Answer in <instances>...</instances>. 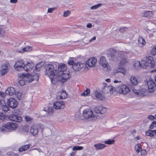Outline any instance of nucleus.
Wrapping results in <instances>:
<instances>
[{
	"label": "nucleus",
	"instance_id": "nucleus-1",
	"mask_svg": "<svg viewBox=\"0 0 156 156\" xmlns=\"http://www.w3.org/2000/svg\"><path fill=\"white\" fill-rule=\"evenodd\" d=\"M45 75L48 76L51 79V83L55 84L58 80L57 70L54 68V66L51 64H46L44 67Z\"/></svg>",
	"mask_w": 156,
	"mask_h": 156
},
{
	"label": "nucleus",
	"instance_id": "nucleus-2",
	"mask_svg": "<svg viewBox=\"0 0 156 156\" xmlns=\"http://www.w3.org/2000/svg\"><path fill=\"white\" fill-rule=\"evenodd\" d=\"M18 127V124L14 122H8L2 126L0 128V130L1 132L4 133L7 131V130L10 131L15 130Z\"/></svg>",
	"mask_w": 156,
	"mask_h": 156
},
{
	"label": "nucleus",
	"instance_id": "nucleus-3",
	"mask_svg": "<svg viewBox=\"0 0 156 156\" xmlns=\"http://www.w3.org/2000/svg\"><path fill=\"white\" fill-rule=\"evenodd\" d=\"M82 115L86 119L92 118L93 119H98V117H100L99 115H94L92 111L89 109H84Z\"/></svg>",
	"mask_w": 156,
	"mask_h": 156
},
{
	"label": "nucleus",
	"instance_id": "nucleus-4",
	"mask_svg": "<svg viewBox=\"0 0 156 156\" xmlns=\"http://www.w3.org/2000/svg\"><path fill=\"white\" fill-rule=\"evenodd\" d=\"M116 90L120 94L126 95L130 92L129 88L126 85L122 84L116 87Z\"/></svg>",
	"mask_w": 156,
	"mask_h": 156
},
{
	"label": "nucleus",
	"instance_id": "nucleus-5",
	"mask_svg": "<svg viewBox=\"0 0 156 156\" xmlns=\"http://www.w3.org/2000/svg\"><path fill=\"white\" fill-rule=\"evenodd\" d=\"M58 77V80H57L60 81L65 80L69 77V74L67 71L62 72V71L58 72L57 74H56Z\"/></svg>",
	"mask_w": 156,
	"mask_h": 156
},
{
	"label": "nucleus",
	"instance_id": "nucleus-6",
	"mask_svg": "<svg viewBox=\"0 0 156 156\" xmlns=\"http://www.w3.org/2000/svg\"><path fill=\"white\" fill-rule=\"evenodd\" d=\"M24 64L23 60L17 61L15 63L14 68L16 70L18 71H24Z\"/></svg>",
	"mask_w": 156,
	"mask_h": 156
},
{
	"label": "nucleus",
	"instance_id": "nucleus-7",
	"mask_svg": "<svg viewBox=\"0 0 156 156\" xmlns=\"http://www.w3.org/2000/svg\"><path fill=\"white\" fill-rule=\"evenodd\" d=\"M148 91L150 93H153L156 89V85L152 79H150L147 82Z\"/></svg>",
	"mask_w": 156,
	"mask_h": 156
},
{
	"label": "nucleus",
	"instance_id": "nucleus-8",
	"mask_svg": "<svg viewBox=\"0 0 156 156\" xmlns=\"http://www.w3.org/2000/svg\"><path fill=\"white\" fill-rule=\"evenodd\" d=\"M116 89L112 86H108L105 87L102 89V92L105 94H113L115 91Z\"/></svg>",
	"mask_w": 156,
	"mask_h": 156
},
{
	"label": "nucleus",
	"instance_id": "nucleus-9",
	"mask_svg": "<svg viewBox=\"0 0 156 156\" xmlns=\"http://www.w3.org/2000/svg\"><path fill=\"white\" fill-rule=\"evenodd\" d=\"M38 79V77L37 74H35L34 76H32L30 74H28L24 76V79L27 83L31 82L34 79L37 80Z\"/></svg>",
	"mask_w": 156,
	"mask_h": 156
},
{
	"label": "nucleus",
	"instance_id": "nucleus-10",
	"mask_svg": "<svg viewBox=\"0 0 156 156\" xmlns=\"http://www.w3.org/2000/svg\"><path fill=\"white\" fill-rule=\"evenodd\" d=\"M39 129L40 126L39 125L33 124L30 127V132L33 135L35 136L37 134Z\"/></svg>",
	"mask_w": 156,
	"mask_h": 156
},
{
	"label": "nucleus",
	"instance_id": "nucleus-11",
	"mask_svg": "<svg viewBox=\"0 0 156 156\" xmlns=\"http://www.w3.org/2000/svg\"><path fill=\"white\" fill-rule=\"evenodd\" d=\"M99 64L103 68L108 69V63L105 57L102 56L100 57Z\"/></svg>",
	"mask_w": 156,
	"mask_h": 156
},
{
	"label": "nucleus",
	"instance_id": "nucleus-12",
	"mask_svg": "<svg viewBox=\"0 0 156 156\" xmlns=\"http://www.w3.org/2000/svg\"><path fill=\"white\" fill-rule=\"evenodd\" d=\"M129 80L131 84L133 86H136L140 83V78L133 76H130Z\"/></svg>",
	"mask_w": 156,
	"mask_h": 156
},
{
	"label": "nucleus",
	"instance_id": "nucleus-13",
	"mask_svg": "<svg viewBox=\"0 0 156 156\" xmlns=\"http://www.w3.org/2000/svg\"><path fill=\"white\" fill-rule=\"evenodd\" d=\"M7 103L8 105L12 108H16L17 105V101L13 98H9L8 100Z\"/></svg>",
	"mask_w": 156,
	"mask_h": 156
},
{
	"label": "nucleus",
	"instance_id": "nucleus-14",
	"mask_svg": "<svg viewBox=\"0 0 156 156\" xmlns=\"http://www.w3.org/2000/svg\"><path fill=\"white\" fill-rule=\"evenodd\" d=\"M85 64L80 62H76L73 65V68L75 71H79L83 68Z\"/></svg>",
	"mask_w": 156,
	"mask_h": 156
},
{
	"label": "nucleus",
	"instance_id": "nucleus-15",
	"mask_svg": "<svg viewBox=\"0 0 156 156\" xmlns=\"http://www.w3.org/2000/svg\"><path fill=\"white\" fill-rule=\"evenodd\" d=\"M147 63H148V66L153 68L155 66V62L153 60V58L151 56L146 57V58Z\"/></svg>",
	"mask_w": 156,
	"mask_h": 156
},
{
	"label": "nucleus",
	"instance_id": "nucleus-16",
	"mask_svg": "<svg viewBox=\"0 0 156 156\" xmlns=\"http://www.w3.org/2000/svg\"><path fill=\"white\" fill-rule=\"evenodd\" d=\"M9 119L11 120L16 122H20L22 121L21 117L17 115H11L9 116Z\"/></svg>",
	"mask_w": 156,
	"mask_h": 156
},
{
	"label": "nucleus",
	"instance_id": "nucleus-17",
	"mask_svg": "<svg viewBox=\"0 0 156 156\" xmlns=\"http://www.w3.org/2000/svg\"><path fill=\"white\" fill-rule=\"evenodd\" d=\"M117 54V53L115 51L111 49L108 51L107 56L110 59L113 60Z\"/></svg>",
	"mask_w": 156,
	"mask_h": 156
},
{
	"label": "nucleus",
	"instance_id": "nucleus-18",
	"mask_svg": "<svg viewBox=\"0 0 156 156\" xmlns=\"http://www.w3.org/2000/svg\"><path fill=\"white\" fill-rule=\"evenodd\" d=\"M34 66V65L32 62H28L24 64V70L28 72L31 70Z\"/></svg>",
	"mask_w": 156,
	"mask_h": 156
},
{
	"label": "nucleus",
	"instance_id": "nucleus-19",
	"mask_svg": "<svg viewBox=\"0 0 156 156\" xmlns=\"http://www.w3.org/2000/svg\"><path fill=\"white\" fill-rule=\"evenodd\" d=\"M53 107L56 109H62L64 108L65 105L63 102L57 101L53 104Z\"/></svg>",
	"mask_w": 156,
	"mask_h": 156
},
{
	"label": "nucleus",
	"instance_id": "nucleus-20",
	"mask_svg": "<svg viewBox=\"0 0 156 156\" xmlns=\"http://www.w3.org/2000/svg\"><path fill=\"white\" fill-rule=\"evenodd\" d=\"M97 61L96 59L94 58H89L87 62V64L89 67L94 66Z\"/></svg>",
	"mask_w": 156,
	"mask_h": 156
},
{
	"label": "nucleus",
	"instance_id": "nucleus-21",
	"mask_svg": "<svg viewBox=\"0 0 156 156\" xmlns=\"http://www.w3.org/2000/svg\"><path fill=\"white\" fill-rule=\"evenodd\" d=\"M146 135L150 137H154L156 136V130H152L149 129L145 131Z\"/></svg>",
	"mask_w": 156,
	"mask_h": 156
},
{
	"label": "nucleus",
	"instance_id": "nucleus-22",
	"mask_svg": "<svg viewBox=\"0 0 156 156\" xmlns=\"http://www.w3.org/2000/svg\"><path fill=\"white\" fill-rule=\"evenodd\" d=\"M15 89L12 87H10L7 88L5 90V93L9 95H12L15 94Z\"/></svg>",
	"mask_w": 156,
	"mask_h": 156
},
{
	"label": "nucleus",
	"instance_id": "nucleus-23",
	"mask_svg": "<svg viewBox=\"0 0 156 156\" xmlns=\"http://www.w3.org/2000/svg\"><path fill=\"white\" fill-rule=\"evenodd\" d=\"M8 64H4L2 66L1 69V73L2 75L5 74L8 72Z\"/></svg>",
	"mask_w": 156,
	"mask_h": 156
},
{
	"label": "nucleus",
	"instance_id": "nucleus-24",
	"mask_svg": "<svg viewBox=\"0 0 156 156\" xmlns=\"http://www.w3.org/2000/svg\"><path fill=\"white\" fill-rule=\"evenodd\" d=\"M102 109V106H97L95 107H94V112L96 113V114L95 115H98L100 116V117H98V119L101 118V114L100 113V112L101 110Z\"/></svg>",
	"mask_w": 156,
	"mask_h": 156
},
{
	"label": "nucleus",
	"instance_id": "nucleus-25",
	"mask_svg": "<svg viewBox=\"0 0 156 156\" xmlns=\"http://www.w3.org/2000/svg\"><path fill=\"white\" fill-rule=\"evenodd\" d=\"M147 93V91L146 89H141L139 90L138 95L142 97L146 95Z\"/></svg>",
	"mask_w": 156,
	"mask_h": 156
},
{
	"label": "nucleus",
	"instance_id": "nucleus-26",
	"mask_svg": "<svg viewBox=\"0 0 156 156\" xmlns=\"http://www.w3.org/2000/svg\"><path fill=\"white\" fill-rule=\"evenodd\" d=\"M143 16L144 17H146L149 18L152 17L153 14L151 11H147L144 12L143 13Z\"/></svg>",
	"mask_w": 156,
	"mask_h": 156
},
{
	"label": "nucleus",
	"instance_id": "nucleus-27",
	"mask_svg": "<svg viewBox=\"0 0 156 156\" xmlns=\"http://www.w3.org/2000/svg\"><path fill=\"white\" fill-rule=\"evenodd\" d=\"M30 144H28L24 145L19 148V151L20 152L25 151L28 150L30 148Z\"/></svg>",
	"mask_w": 156,
	"mask_h": 156
},
{
	"label": "nucleus",
	"instance_id": "nucleus-28",
	"mask_svg": "<svg viewBox=\"0 0 156 156\" xmlns=\"http://www.w3.org/2000/svg\"><path fill=\"white\" fill-rule=\"evenodd\" d=\"M58 70L57 72L62 71V72L66 71V67L64 64H59L58 66Z\"/></svg>",
	"mask_w": 156,
	"mask_h": 156
},
{
	"label": "nucleus",
	"instance_id": "nucleus-29",
	"mask_svg": "<svg viewBox=\"0 0 156 156\" xmlns=\"http://www.w3.org/2000/svg\"><path fill=\"white\" fill-rule=\"evenodd\" d=\"M94 146L97 150L103 149L106 147L105 145L101 144H95L94 145Z\"/></svg>",
	"mask_w": 156,
	"mask_h": 156
},
{
	"label": "nucleus",
	"instance_id": "nucleus-30",
	"mask_svg": "<svg viewBox=\"0 0 156 156\" xmlns=\"http://www.w3.org/2000/svg\"><path fill=\"white\" fill-rule=\"evenodd\" d=\"M32 48L31 47L27 46L25 48H22L20 50L18 51L19 52H23L24 51H32Z\"/></svg>",
	"mask_w": 156,
	"mask_h": 156
},
{
	"label": "nucleus",
	"instance_id": "nucleus-31",
	"mask_svg": "<svg viewBox=\"0 0 156 156\" xmlns=\"http://www.w3.org/2000/svg\"><path fill=\"white\" fill-rule=\"evenodd\" d=\"M5 30L2 27H0V37L3 38L5 35Z\"/></svg>",
	"mask_w": 156,
	"mask_h": 156
},
{
	"label": "nucleus",
	"instance_id": "nucleus-32",
	"mask_svg": "<svg viewBox=\"0 0 156 156\" xmlns=\"http://www.w3.org/2000/svg\"><path fill=\"white\" fill-rule=\"evenodd\" d=\"M67 96L66 92L64 90H62L59 95L58 96V98L60 99H64L66 98Z\"/></svg>",
	"mask_w": 156,
	"mask_h": 156
},
{
	"label": "nucleus",
	"instance_id": "nucleus-33",
	"mask_svg": "<svg viewBox=\"0 0 156 156\" xmlns=\"http://www.w3.org/2000/svg\"><path fill=\"white\" fill-rule=\"evenodd\" d=\"M138 41L139 43V45L141 47L144 45L146 44V42L144 39L141 37H139L138 38Z\"/></svg>",
	"mask_w": 156,
	"mask_h": 156
},
{
	"label": "nucleus",
	"instance_id": "nucleus-34",
	"mask_svg": "<svg viewBox=\"0 0 156 156\" xmlns=\"http://www.w3.org/2000/svg\"><path fill=\"white\" fill-rule=\"evenodd\" d=\"M140 67L144 68H146L148 66V63L146 60H143L140 62Z\"/></svg>",
	"mask_w": 156,
	"mask_h": 156
},
{
	"label": "nucleus",
	"instance_id": "nucleus-35",
	"mask_svg": "<svg viewBox=\"0 0 156 156\" xmlns=\"http://www.w3.org/2000/svg\"><path fill=\"white\" fill-rule=\"evenodd\" d=\"M44 65L43 63L42 62L37 63L35 66V70L37 71H39L40 70V68Z\"/></svg>",
	"mask_w": 156,
	"mask_h": 156
},
{
	"label": "nucleus",
	"instance_id": "nucleus-36",
	"mask_svg": "<svg viewBox=\"0 0 156 156\" xmlns=\"http://www.w3.org/2000/svg\"><path fill=\"white\" fill-rule=\"evenodd\" d=\"M95 95L96 98L100 100H102L103 97L101 93L98 92L97 90L95 91Z\"/></svg>",
	"mask_w": 156,
	"mask_h": 156
},
{
	"label": "nucleus",
	"instance_id": "nucleus-37",
	"mask_svg": "<svg viewBox=\"0 0 156 156\" xmlns=\"http://www.w3.org/2000/svg\"><path fill=\"white\" fill-rule=\"evenodd\" d=\"M141 146L139 144H136L135 147V150L138 153L140 152V150H141Z\"/></svg>",
	"mask_w": 156,
	"mask_h": 156
},
{
	"label": "nucleus",
	"instance_id": "nucleus-38",
	"mask_svg": "<svg viewBox=\"0 0 156 156\" xmlns=\"http://www.w3.org/2000/svg\"><path fill=\"white\" fill-rule=\"evenodd\" d=\"M90 90L89 89H87L84 92L81 94V95L83 96H87L90 94Z\"/></svg>",
	"mask_w": 156,
	"mask_h": 156
},
{
	"label": "nucleus",
	"instance_id": "nucleus-39",
	"mask_svg": "<svg viewBox=\"0 0 156 156\" xmlns=\"http://www.w3.org/2000/svg\"><path fill=\"white\" fill-rule=\"evenodd\" d=\"M21 129L24 132L27 133L29 131V128L28 126L25 125L23 126L22 127Z\"/></svg>",
	"mask_w": 156,
	"mask_h": 156
},
{
	"label": "nucleus",
	"instance_id": "nucleus-40",
	"mask_svg": "<svg viewBox=\"0 0 156 156\" xmlns=\"http://www.w3.org/2000/svg\"><path fill=\"white\" fill-rule=\"evenodd\" d=\"M101 5H102L101 4L99 3L97 5L91 6L90 7V9L91 10H95L99 7L100 6H101Z\"/></svg>",
	"mask_w": 156,
	"mask_h": 156
},
{
	"label": "nucleus",
	"instance_id": "nucleus-41",
	"mask_svg": "<svg viewBox=\"0 0 156 156\" xmlns=\"http://www.w3.org/2000/svg\"><path fill=\"white\" fill-rule=\"evenodd\" d=\"M114 143L115 140H108L105 141V144H114Z\"/></svg>",
	"mask_w": 156,
	"mask_h": 156
},
{
	"label": "nucleus",
	"instance_id": "nucleus-42",
	"mask_svg": "<svg viewBox=\"0 0 156 156\" xmlns=\"http://www.w3.org/2000/svg\"><path fill=\"white\" fill-rule=\"evenodd\" d=\"M83 149V147L82 146H75L73 148V151L75 150H80Z\"/></svg>",
	"mask_w": 156,
	"mask_h": 156
},
{
	"label": "nucleus",
	"instance_id": "nucleus-43",
	"mask_svg": "<svg viewBox=\"0 0 156 156\" xmlns=\"http://www.w3.org/2000/svg\"><path fill=\"white\" fill-rule=\"evenodd\" d=\"M140 62L138 61H136L134 62L133 64V66L136 68H139L140 67Z\"/></svg>",
	"mask_w": 156,
	"mask_h": 156
},
{
	"label": "nucleus",
	"instance_id": "nucleus-44",
	"mask_svg": "<svg viewBox=\"0 0 156 156\" xmlns=\"http://www.w3.org/2000/svg\"><path fill=\"white\" fill-rule=\"evenodd\" d=\"M102 108L100 111V113L101 114H101H104L107 111V109L106 108H103L102 107Z\"/></svg>",
	"mask_w": 156,
	"mask_h": 156
},
{
	"label": "nucleus",
	"instance_id": "nucleus-45",
	"mask_svg": "<svg viewBox=\"0 0 156 156\" xmlns=\"http://www.w3.org/2000/svg\"><path fill=\"white\" fill-rule=\"evenodd\" d=\"M127 61L126 58H123L121 60L120 62V65L122 66H123L125 65L127 62Z\"/></svg>",
	"mask_w": 156,
	"mask_h": 156
},
{
	"label": "nucleus",
	"instance_id": "nucleus-46",
	"mask_svg": "<svg viewBox=\"0 0 156 156\" xmlns=\"http://www.w3.org/2000/svg\"><path fill=\"white\" fill-rule=\"evenodd\" d=\"M156 127V122L153 121L150 126V128L151 129Z\"/></svg>",
	"mask_w": 156,
	"mask_h": 156
},
{
	"label": "nucleus",
	"instance_id": "nucleus-47",
	"mask_svg": "<svg viewBox=\"0 0 156 156\" xmlns=\"http://www.w3.org/2000/svg\"><path fill=\"white\" fill-rule=\"evenodd\" d=\"M26 81L24 79V76L23 77V79L19 81V84L21 86L24 85L25 84Z\"/></svg>",
	"mask_w": 156,
	"mask_h": 156
},
{
	"label": "nucleus",
	"instance_id": "nucleus-48",
	"mask_svg": "<svg viewBox=\"0 0 156 156\" xmlns=\"http://www.w3.org/2000/svg\"><path fill=\"white\" fill-rule=\"evenodd\" d=\"M151 53L153 55H156V46L152 49Z\"/></svg>",
	"mask_w": 156,
	"mask_h": 156
},
{
	"label": "nucleus",
	"instance_id": "nucleus-49",
	"mask_svg": "<svg viewBox=\"0 0 156 156\" xmlns=\"http://www.w3.org/2000/svg\"><path fill=\"white\" fill-rule=\"evenodd\" d=\"M140 152L142 156H145L147 154V152L145 149L141 150Z\"/></svg>",
	"mask_w": 156,
	"mask_h": 156
},
{
	"label": "nucleus",
	"instance_id": "nucleus-50",
	"mask_svg": "<svg viewBox=\"0 0 156 156\" xmlns=\"http://www.w3.org/2000/svg\"><path fill=\"white\" fill-rule=\"evenodd\" d=\"M25 118L27 122L31 121L32 120V118L28 116H25Z\"/></svg>",
	"mask_w": 156,
	"mask_h": 156
},
{
	"label": "nucleus",
	"instance_id": "nucleus-51",
	"mask_svg": "<svg viewBox=\"0 0 156 156\" xmlns=\"http://www.w3.org/2000/svg\"><path fill=\"white\" fill-rule=\"evenodd\" d=\"M70 12L69 10H67L64 12L63 16L66 17L68 16L70 14Z\"/></svg>",
	"mask_w": 156,
	"mask_h": 156
},
{
	"label": "nucleus",
	"instance_id": "nucleus-52",
	"mask_svg": "<svg viewBox=\"0 0 156 156\" xmlns=\"http://www.w3.org/2000/svg\"><path fill=\"white\" fill-rule=\"evenodd\" d=\"M56 9L55 8H50L48 9V13H52L54 10Z\"/></svg>",
	"mask_w": 156,
	"mask_h": 156
},
{
	"label": "nucleus",
	"instance_id": "nucleus-53",
	"mask_svg": "<svg viewBox=\"0 0 156 156\" xmlns=\"http://www.w3.org/2000/svg\"><path fill=\"white\" fill-rule=\"evenodd\" d=\"M15 94L16 95V96L17 97V98L18 99L20 100V98L21 97V94L20 93L18 92L17 94L15 93Z\"/></svg>",
	"mask_w": 156,
	"mask_h": 156
},
{
	"label": "nucleus",
	"instance_id": "nucleus-54",
	"mask_svg": "<svg viewBox=\"0 0 156 156\" xmlns=\"http://www.w3.org/2000/svg\"><path fill=\"white\" fill-rule=\"evenodd\" d=\"M2 109L4 111L6 112L7 111L9 110L8 107L6 105L3 106L2 107Z\"/></svg>",
	"mask_w": 156,
	"mask_h": 156
},
{
	"label": "nucleus",
	"instance_id": "nucleus-55",
	"mask_svg": "<svg viewBox=\"0 0 156 156\" xmlns=\"http://www.w3.org/2000/svg\"><path fill=\"white\" fill-rule=\"evenodd\" d=\"M155 117L152 115H149L148 116V118L151 120H153L155 119Z\"/></svg>",
	"mask_w": 156,
	"mask_h": 156
},
{
	"label": "nucleus",
	"instance_id": "nucleus-56",
	"mask_svg": "<svg viewBox=\"0 0 156 156\" xmlns=\"http://www.w3.org/2000/svg\"><path fill=\"white\" fill-rule=\"evenodd\" d=\"M48 111L49 113H52L53 112V109L52 108H49L48 109Z\"/></svg>",
	"mask_w": 156,
	"mask_h": 156
},
{
	"label": "nucleus",
	"instance_id": "nucleus-57",
	"mask_svg": "<svg viewBox=\"0 0 156 156\" xmlns=\"http://www.w3.org/2000/svg\"><path fill=\"white\" fill-rule=\"evenodd\" d=\"M75 63H74V61L72 60H71L68 62V64L69 65H72L73 66Z\"/></svg>",
	"mask_w": 156,
	"mask_h": 156
},
{
	"label": "nucleus",
	"instance_id": "nucleus-58",
	"mask_svg": "<svg viewBox=\"0 0 156 156\" xmlns=\"http://www.w3.org/2000/svg\"><path fill=\"white\" fill-rule=\"evenodd\" d=\"M5 119V117L4 115L2 113H0V119L3 120Z\"/></svg>",
	"mask_w": 156,
	"mask_h": 156
},
{
	"label": "nucleus",
	"instance_id": "nucleus-59",
	"mask_svg": "<svg viewBox=\"0 0 156 156\" xmlns=\"http://www.w3.org/2000/svg\"><path fill=\"white\" fill-rule=\"evenodd\" d=\"M0 95L2 97H4L5 96V94L4 92H0Z\"/></svg>",
	"mask_w": 156,
	"mask_h": 156
},
{
	"label": "nucleus",
	"instance_id": "nucleus-60",
	"mask_svg": "<svg viewBox=\"0 0 156 156\" xmlns=\"http://www.w3.org/2000/svg\"><path fill=\"white\" fill-rule=\"evenodd\" d=\"M133 91L134 93L138 95V93L139 92V90H136V89H133Z\"/></svg>",
	"mask_w": 156,
	"mask_h": 156
},
{
	"label": "nucleus",
	"instance_id": "nucleus-61",
	"mask_svg": "<svg viewBox=\"0 0 156 156\" xmlns=\"http://www.w3.org/2000/svg\"><path fill=\"white\" fill-rule=\"evenodd\" d=\"M126 29V27L121 28L119 30V31L120 32L123 33L124 32L125 30V29Z\"/></svg>",
	"mask_w": 156,
	"mask_h": 156
},
{
	"label": "nucleus",
	"instance_id": "nucleus-62",
	"mask_svg": "<svg viewBox=\"0 0 156 156\" xmlns=\"http://www.w3.org/2000/svg\"><path fill=\"white\" fill-rule=\"evenodd\" d=\"M96 37L94 36V37H93L91 39L89 40V42H92L93 41L95 40L96 39Z\"/></svg>",
	"mask_w": 156,
	"mask_h": 156
},
{
	"label": "nucleus",
	"instance_id": "nucleus-63",
	"mask_svg": "<svg viewBox=\"0 0 156 156\" xmlns=\"http://www.w3.org/2000/svg\"><path fill=\"white\" fill-rule=\"evenodd\" d=\"M87 27L88 28H90L92 27V25L91 23H88L87 24Z\"/></svg>",
	"mask_w": 156,
	"mask_h": 156
},
{
	"label": "nucleus",
	"instance_id": "nucleus-64",
	"mask_svg": "<svg viewBox=\"0 0 156 156\" xmlns=\"http://www.w3.org/2000/svg\"><path fill=\"white\" fill-rule=\"evenodd\" d=\"M17 0H10V2L11 3H16L17 2Z\"/></svg>",
	"mask_w": 156,
	"mask_h": 156
}]
</instances>
